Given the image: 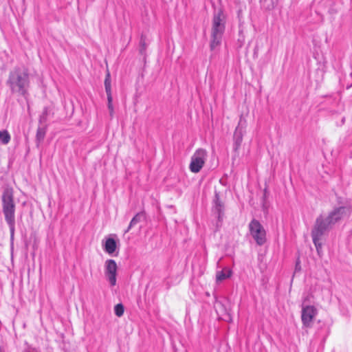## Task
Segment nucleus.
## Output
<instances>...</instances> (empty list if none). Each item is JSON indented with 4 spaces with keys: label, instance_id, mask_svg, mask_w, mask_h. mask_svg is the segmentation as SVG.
<instances>
[{
    "label": "nucleus",
    "instance_id": "obj_21",
    "mask_svg": "<svg viewBox=\"0 0 352 352\" xmlns=\"http://www.w3.org/2000/svg\"><path fill=\"white\" fill-rule=\"evenodd\" d=\"M47 113H48V109H47V107H45L44 109H43V111L42 113V115L45 116L46 117H47Z\"/></svg>",
    "mask_w": 352,
    "mask_h": 352
},
{
    "label": "nucleus",
    "instance_id": "obj_18",
    "mask_svg": "<svg viewBox=\"0 0 352 352\" xmlns=\"http://www.w3.org/2000/svg\"><path fill=\"white\" fill-rule=\"evenodd\" d=\"M124 308L122 304L119 303L114 307V312L117 316L121 317L124 314Z\"/></svg>",
    "mask_w": 352,
    "mask_h": 352
},
{
    "label": "nucleus",
    "instance_id": "obj_4",
    "mask_svg": "<svg viewBox=\"0 0 352 352\" xmlns=\"http://www.w3.org/2000/svg\"><path fill=\"white\" fill-rule=\"evenodd\" d=\"M225 16L221 10L214 12L212 19L210 50H214L221 43L222 36L225 31Z\"/></svg>",
    "mask_w": 352,
    "mask_h": 352
},
{
    "label": "nucleus",
    "instance_id": "obj_19",
    "mask_svg": "<svg viewBox=\"0 0 352 352\" xmlns=\"http://www.w3.org/2000/svg\"><path fill=\"white\" fill-rule=\"evenodd\" d=\"M140 53L142 55H144L145 53H146V45L145 40L143 38V36H141L140 41Z\"/></svg>",
    "mask_w": 352,
    "mask_h": 352
},
{
    "label": "nucleus",
    "instance_id": "obj_12",
    "mask_svg": "<svg viewBox=\"0 0 352 352\" xmlns=\"http://www.w3.org/2000/svg\"><path fill=\"white\" fill-rule=\"evenodd\" d=\"M104 87H105V91L107 93V101H108V109L110 112L111 116H112L113 113V98L111 95V75L109 72H108L106 74L105 79H104Z\"/></svg>",
    "mask_w": 352,
    "mask_h": 352
},
{
    "label": "nucleus",
    "instance_id": "obj_6",
    "mask_svg": "<svg viewBox=\"0 0 352 352\" xmlns=\"http://www.w3.org/2000/svg\"><path fill=\"white\" fill-rule=\"evenodd\" d=\"M207 152L204 148H198L191 157L189 169L192 173H199L205 164Z\"/></svg>",
    "mask_w": 352,
    "mask_h": 352
},
{
    "label": "nucleus",
    "instance_id": "obj_9",
    "mask_svg": "<svg viewBox=\"0 0 352 352\" xmlns=\"http://www.w3.org/2000/svg\"><path fill=\"white\" fill-rule=\"evenodd\" d=\"M118 266L116 262L113 259H108L104 264V275L111 286L116 285V273Z\"/></svg>",
    "mask_w": 352,
    "mask_h": 352
},
{
    "label": "nucleus",
    "instance_id": "obj_5",
    "mask_svg": "<svg viewBox=\"0 0 352 352\" xmlns=\"http://www.w3.org/2000/svg\"><path fill=\"white\" fill-rule=\"evenodd\" d=\"M250 234L258 245H263L266 242V232L263 226L256 219H252L249 224Z\"/></svg>",
    "mask_w": 352,
    "mask_h": 352
},
{
    "label": "nucleus",
    "instance_id": "obj_8",
    "mask_svg": "<svg viewBox=\"0 0 352 352\" xmlns=\"http://www.w3.org/2000/svg\"><path fill=\"white\" fill-rule=\"evenodd\" d=\"M318 311L314 306L307 305L302 307L301 311V320L304 327L310 328L312 326L314 318Z\"/></svg>",
    "mask_w": 352,
    "mask_h": 352
},
{
    "label": "nucleus",
    "instance_id": "obj_20",
    "mask_svg": "<svg viewBox=\"0 0 352 352\" xmlns=\"http://www.w3.org/2000/svg\"><path fill=\"white\" fill-rule=\"evenodd\" d=\"M46 120H47V117L45 116H43L41 114L40 116V118H39V122H46Z\"/></svg>",
    "mask_w": 352,
    "mask_h": 352
},
{
    "label": "nucleus",
    "instance_id": "obj_14",
    "mask_svg": "<svg viewBox=\"0 0 352 352\" xmlns=\"http://www.w3.org/2000/svg\"><path fill=\"white\" fill-rule=\"evenodd\" d=\"M144 217V212H138L137 213L130 221V223L125 230V233L128 232L133 226H135L137 223L141 221L142 219Z\"/></svg>",
    "mask_w": 352,
    "mask_h": 352
},
{
    "label": "nucleus",
    "instance_id": "obj_11",
    "mask_svg": "<svg viewBox=\"0 0 352 352\" xmlns=\"http://www.w3.org/2000/svg\"><path fill=\"white\" fill-rule=\"evenodd\" d=\"M327 232L324 231V230L320 228L319 227L316 226H314L313 229L311 230V237L313 240V243L316 247V249L320 254V251L322 250V237L323 235H324Z\"/></svg>",
    "mask_w": 352,
    "mask_h": 352
},
{
    "label": "nucleus",
    "instance_id": "obj_15",
    "mask_svg": "<svg viewBox=\"0 0 352 352\" xmlns=\"http://www.w3.org/2000/svg\"><path fill=\"white\" fill-rule=\"evenodd\" d=\"M46 134V128L44 126H39L36 131V140L37 144H40L45 138Z\"/></svg>",
    "mask_w": 352,
    "mask_h": 352
},
{
    "label": "nucleus",
    "instance_id": "obj_7",
    "mask_svg": "<svg viewBox=\"0 0 352 352\" xmlns=\"http://www.w3.org/2000/svg\"><path fill=\"white\" fill-rule=\"evenodd\" d=\"M246 125V120L243 116H241L233 135V149L235 152L238 151L241 147L243 135L245 133Z\"/></svg>",
    "mask_w": 352,
    "mask_h": 352
},
{
    "label": "nucleus",
    "instance_id": "obj_17",
    "mask_svg": "<svg viewBox=\"0 0 352 352\" xmlns=\"http://www.w3.org/2000/svg\"><path fill=\"white\" fill-rule=\"evenodd\" d=\"M231 275V271L228 270L226 272H225L223 270L219 272L217 274V280L218 281H221L225 280L227 278H229Z\"/></svg>",
    "mask_w": 352,
    "mask_h": 352
},
{
    "label": "nucleus",
    "instance_id": "obj_3",
    "mask_svg": "<svg viewBox=\"0 0 352 352\" xmlns=\"http://www.w3.org/2000/svg\"><path fill=\"white\" fill-rule=\"evenodd\" d=\"M351 212V208L349 206L335 207L326 217L318 216L314 225L328 232L336 223L349 217Z\"/></svg>",
    "mask_w": 352,
    "mask_h": 352
},
{
    "label": "nucleus",
    "instance_id": "obj_23",
    "mask_svg": "<svg viewBox=\"0 0 352 352\" xmlns=\"http://www.w3.org/2000/svg\"><path fill=\"white\" fill-rule=\"evenodd\" d=\"M296 268H299L298 263L296 264Z\"/></svg>",
    "mask_w": 352,
    "mask_h": 352
},
{
    "label": "nucleus",
    "instance_id": "obj_2",
    "mask_svg": "<svg viewBox=\"0 0 352 352\" xmlns=\"http://www.w3.org/2000/svg\"><path fill=\"white\" fill-rule=\"evenodd\" d=\"M1 201L2 211L5 220L10 228V241L12 243L14 238L16 209L12 188H6L4 189L1 196Z\"/></svg>",
    "mask_w": 352,
    "mask_h": 352
},
{
    "label": "nucleus",
    "instance_id": "obj_22",
    "mask_svg": "<svg viewBox=\"0 0 352 352\" xmlns=\"http://www.w3.org/2000/svg\"><path fill=\"white\" fill-rule=\"evenodd\" d=\"M296 268H299L298 263L296 264Z\"/></svg>",
    "mask_w": 352,
    "mask_h": 352
},
{
    "label": "nucleus",
    "instance_id": "obj_16",
    "mask_svg": "<svg viewBox=\"0 0 352 352\" xmlns=\"http://www.w3.org/2000/svg\"><path fill=\"white\" fill-rule=\"evenodd\" d=\"M11 137L6 130L0 131V142L3 144H8L10 141Z\"/></svg>",
    "mask_w": 352,
    "mask_h": 352
},
{
    "label": "nucleus",
    "instance_id": "obj_1",
    "mask_svg": "<svg viewBox=\"0 0 352 352\" xmlns=\"http://www.w3.org/2000/svg\"><path fill=\"white\" fill-rule=\"evenodd\" d=\"M30 72L24 65L14 67L9 73L6 81L7 86L12 94H18L24 96L30 84Z\"/></svg>",
    "mask_w": 352,
    "mask_h": 352
},
{
    "label": "nucleus",
    "instance_id": "obj_10",
    "mask_svg": "<svg viewBox=\"0 0 352 352\" xmlns=\"http://www.w3.org/2000/svg\"><path fill=\"white\" fill-rule=\"evenodd\" d=\"M212 204V211L217 215L218 221L221 222L224 216L225 206L224 202L220 199L219 193L217 191H215Z\"/></svg>",
    "mask_w": 352,
    "mask_h": 352
},
{
    "label": "nucleus",
    "instance_id": "obj_13",
    "mask_svg": "<svg viewBox=\"0 0 352 352\" xmlns=\"http://www.w3.org/2000/svg\"><path fill=\"white\" fill-rule=\"evenodd\" d=\"M102 246L105 252L109 254H113L117 249V243L114 239L109 237L106 239Z\"/></svg>",
    "mask_w": 352,
    "mask_h": 352
}]
</instances>
